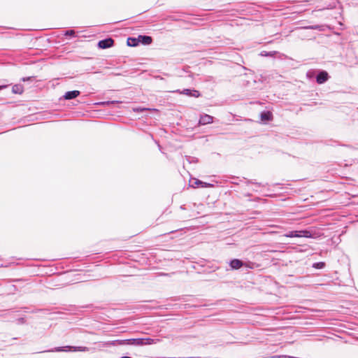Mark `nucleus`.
I'll return each mask as SVG.
<instances>
[{"mask_svg":"<svg viewBox=\"0 0 358 358\" xmlns=\"http://www.w3.org/2000/svg\"><path fill=\"white\" fill-rule=\"evenodd\" d=\"M139 41H138V38H129L127 39V44L129 46H136L138 44Z\"/></svg>","mask_w":358,"mask_h":358,"instance_id":"ddd939ff","label":"nucleus"},{"mask_svg":"<svg viewBox=\"0 0 358 358\" xmlns=\"http://www.w3.org/2000/svg\"><path fill=\"white\" fill-rule=\"evenodd\" d=\"M329 78V75L326 71H321L316 78L317 83L318 84H322L325 83Z\"/></svg>","mask_w":358,"mask_h":358,"instance_id":"423d86ee","label":"nucleus"},{"mask_svg":"<svg viewBox=\"0 0 358 358\" xmlns=\"http://www.w3.org/2000/svg\"><path fill=\"white\" fill-rule=\"evenodd\" d=\"M67 34H74V31H67Z\"/></svg>","mask_w":358,"mask_h":358,"instance_id":"dca6fc26","label":"nucleus"},{"mask_svg":"<svg viewBox=\"0 0 358 358\" xmlns=\"http://www.w3.org/2000/svg\"><path fill=\"white\" fill-rule=\"evenodd\" d=\"M287 237L292 238V237H311V233L308 231H289V234L286 235Z\"/></svg>","mask_w":358,"mask_h":358,"instance_id":"f03ea898","label":"nucleus"},{"mask_svg":"<svg viewBox=\"0 0 358 358\" xmlns=\"http://www.w3.org/2000/svg\"><path fill=\"white\" fill-rule=\"evenodd\" d=\"M67 34H74V31H67Z\"/></svg>","mask_w":358,"mask_h":358,"instance_id":"f3484780","label":"nucleus"},{"mask_svg":"<svg viewBox=\"0 0 358 358\" xmlns=\"http://www.w3.org/2000/svg\"><path fill=\"white\" fill-rule=\"evenodd\" d=\"M12 92L13 94H22V92H24L23 85H22L21 84H16L13 85L12 87Z\"/></svg>","mask_w":358,"mask_h":358,"instance_id":"9b49d317","label":"nucleus"},{"mask_svg":"<svg viewBox=\"0 0 358 358\" xmlns=\"http://www.w3.org/2000/svg\"><path fill=\"white\" fill-rule=\"evenodd\" d=\"M6 87H7V85H0V90L3 88H6Z\"/></svg>","mask_w":358,"mask_h":358,"instance_id":"2eb2a0df","label":"nucleus"},{"mask_svg":"<svg viewBox=\"0 0 358 358\" xmlns=\"http://www.w3.org/2000/svg\"><path fill=\"white\" fill-rule=\"evenodd\" d=\"M79 94L80 91L78 90L69 91L64 94V98L66 100H69L77 97Z\"/></svg>","mask_w":358,"mask_h":358,"instance_id":"0eeeda50","label":"nucleus"},{"mask_svg":"<svg viewBox=\"0 0 358 358\" xmlns=\"http://www.w3.org/2000/svg\"><path fill=\"white\" fill-rule=\"evenodd\" d=\"M159 342H160L159 339H152L150 338H136V339H131V340L128 341L129 344L135 345H152V344H155Z\"/></svg>","mask_w":358,"mask_h":358,"instance_id":"f257e3e1","label":"nucleus"},{"mask_svg":"<svg viewBox=\"0 0 358 358\" xmlns=\"http://www.w3.org/2000/svg\"><path fill=\"white\" fill-rule=\"evenodd\" d=\"M114 44V40L111 38H108L104 40H101L98 43V46L99 48L106 49L110 48Z\"/></svg>","mask_w":358,"mask_h":358,"instance_id":"7ed1b4c3","label":"nucleus"},{"mask_svg":"<svg viewBox=\"0 0 358 358\" xmlns=\"http://www.w3.org/2000/svg\"><path fill=\"white\" fill-rule=\"evenodd\" d=\"M325 266L324 262H318L313 264V267L315 268H323Z\"/></svg>","mask_w":358,"mask_h":358,"instance_id":"4468645a","label":"nucleus"},{"mask_svg":"<svg viewBox=\"0 0 358 358\" xmlns=\"http://www.w3.org/2000/svg\"><path fill=\"white\" fill-rule=\"evenodd\" d=\"M191 186L194 188H197L199 187H210L213 185L210 183L202 182L198 179H194L192 182Z\"/></svg>","mask_w":358,"mask_h":358,"instance_id":"20e7f679","label":"nucleus"},{"mask_svg":"<svg viewBox=\"0 0 358 358\" xmlns=\"http://www.w3.org/2000/svg\"><path fill=\"white\" fill-rule=\"evenodd\" d=\"M138 41L143 44L150 45L152 42V38L149 36H138Z\"/></svg>","mask_w":358,"mask_h":358,"instance_id":"6e6552de","label":"nucleus"},{"mask_svg":"<svg viewBox=\"0 0 358 358\" xmlns=\"http://www.w3.org/2000/svg\"><path fill=\"white\" fill-rule=\"evenodd\" d=\"M182 94H186V95H188V96H194V97H199L200 96V92L197 90H188V89H186V90H184L182 92H181Z\"/></svg>","mask_w":358,"mask_h":358,"instance_id":"9d476101","label":"nucleus"},{"mask_svg":"<svg viewBox=\"0 0 358 358\" xmlns=\"http://www.w3.org/2000/svg\"><path fill=\"white\" fill-rule=\"evenodd\" d=\"M243 265V262L237 259L231 260L230 266L234 269H238Z\"/></svg>","mask_w":358,"mask_h":358,"instance_id":"f8f14e48","label":"nucleus"},{"mask_svg":"<svg viewBox=\"0 0 358 358\" xmlns=\"http://www.w3.org/2000/svg\"><path fill=\"white\" fill-rule=\"evenodd\" d=\"M273 120V114L270 111H264L261 113V120L263 122Z\"/></svg>","mask_w":358,"mask_h":358,"instance_id":"1a4fd4ad","label":"nucleus"},{"mask_svg":"<svg viewBox=\"0 0 358 358\" xmlns=\"http://www.w3.org/2000/svg\"><path fill=\"white\" fill-rule=\"evenodd\" d=\"M289 358H293V357H289Z\"/></svg>","mask_w":358,"mask_h":358,"instance_id":"a211bd4d","label":"nucleus"},{"mask_svg":"<svg viewBox=\"0 0 358 358\" xmlns=\"http://www.w3.org/2000/svg\"><path fill=\"white\" fill-rule=\"evenodd\" d=\"M213 120V117L212 116L207 114H204L201 116L199 123V124L201 125H206L212 123Z\"/></svg>","mask_w":358,"mask_h":358,"instance_id":"39448f33","label":"nucleus"}]
</instances>
